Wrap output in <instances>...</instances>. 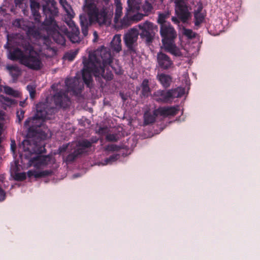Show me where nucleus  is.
Returning <instances> with one entry per match:
<instances>
[{
    "label": "nucleus",
    "instance_id": "19",
    "mask_svg": "<svg viewBox=\"0 0 260 260\" xmlns=\"http://www.w3.org/2000/svg\"><path fill=\"white\" fill-rule=\"evenodd\" d=\"M111 47L113 51L117 53L121 51L122 46L120 35H116L114 36L111 42Z\"/></svg>",
    "mask_w": 260,
    "mask_h": 260
},
{
    "label": "nucleus",
    "instance_id": "45",
    "mask_svg": "<svg viewBox=\"0 0 260 260\" xmlns=\"http://www.w3.org/2000/svg\"><path fill=\"white\" fill-rule=\"evenodd\" d=\"M4 118V112L0 110V119H3Z\"/></svg>",
    "mask_w": 260,
    "mask_h": 260
},
{
    "label": "nucleus",
    "instance_id": "1",
    "mask_svg": "<svg viewBox=\"0 0 260 260\" xmlns=\"http://www.w3.org/2000/svg\"><path fill=\"white\" fill-rule=\"evenodd\" d=\"M56 4V2L53 0L51 2L50 6L49 4L43 6V12L45 15V19L42 24L43 28L58 44L65 45L64 36L74 43L78 42L80 40L79 29L72 20L74 16V13L71 6L68 3L62 6L68 16V19H64V22L71 30L69 31L66 26H59L55 20L59 14Z\"/></svg>",
    "mask_w": 260,
    "mask_h": 260
},
{
    "label": "nucleus",
    "instance_id": "36",
    "mask_svg": "<svg viewBox=\"0 0 260 260\" xmlns=\"http://www.w3.org/2000/svg\"><path fill=\"white\" fill-rule=\"evenodd\" d=\"M118 149V147L114 144H110L105 148V150L106 151H114Z\"/></svg>",
    "mask_w": 260,
    "mask_h": 260
},
{
    "label": "nucleus",
    "instance_id": "48",
    "mask_svg": "<svg viewBox=\"0 0 260 260\" xmlns=\"http://www.w3.org/2000/svg\"><path fill=\"white\" fill-rule=\"evenodd\" d=\"M97 141H98V139H96V138H95L94 139H91V142H90V141H89V142L91 143V144L92 143H96V142H97Z\"/></svg>",
    "mask_w": 260,
    "mask_h": 260
},
{
    "label": "nucleus",
    "instance_id": "32",
    "mask_svg": "<svg viewBox=\"0 0 260 260\" xmlns=\"http://www.w3.org/2000/svg\"><path fill=\"white\" fill-rule=\"evenodd\" d=\"M78 53V50H71L67 52L63 56V58L69 61L73 60Z\"/></svg>",
    "mask_w": 260,
    "mask_h": 260
},
{
    "label": "nucleus",
    "instance_id": "10",
    "mask_svg": "<svg viewBox=\"0 0 260 260\" xmlns=\"http://www.w3.org/2000/svg\"><path fill=\"white\" fill-rule=\"evenodd\" d=\"M179 107H160L154 110L153 114L148 112L144 114V123L146 124H149L153 123L155 120V118L158 115L164 117L168 116H173L178 113Z\"/></svg>",
    "mask_w": 260,
    "mask_h": 260
},
{
    "label": "nucleus",
    "instance_id": "7",
    "mask_svg": "<svg viewBox=\"0 0 260 260\" xmlns=\"http://www.w3.org/2000/svg\"><path fill=\"white\" fill-rule=\"evenodd\" d=\"M160 33L162 38V48L175 56L182 55L180 49L175 43L177 32L170 23H165L160 25Z\"/></svg>",
    "mask_w": 260,
    "mask_h": 260
},
{
    "label": "nucleus",
    "instance_id": "26",
    "mask_svg": "<svg viewBox=\"0 0 260 260\" xmlns=\"http://www.w3.org/2000/svg\"><path fill=\"white\" fill-rule=\"evenodd\" d=\"M7 69L9 71L10 74L13 78V80H16L20 75V70L17 66H9L7 67Z\"/></svg>",
    "mask_w": 260,
    "mask_h": 260
},
{
    "label": "nucleus",
    "instance_id": "13",
    "mask_svg": "<svg viewBox=\"0 0 260 260\" xmlns=\"http://www.w3.org/2000/svg\"><path fill=\"white\" fill-rule=\"evenodd\" d=\"M138 27L141 31L139 33L141 38L145 39L147 43L152 42L157 29L156 25L150 21H146L139 24Z\"/></svg>",
    "mask_w": 260,
    "mask_h": 260
},
{
    "label": "nucleus",
    "instance_id": "50",
    "mask_svg": "<svg viewBox=\"0 0 260 260\" xmlns=\"http://www.w3.org/2000/svg\"><path fill=\"white\" fill-rule=\"evenodd\" d=\"M104 131H105V128H101L99 129V133H100L102 134V133H103Z\"/></svg>",
    "mask_w": 260,
    "mask_h": 260
},
{
    "label": "nucleus",
    "instance_id": "12",
    "mask_svg": "<svg viewBox=\"0 0 260 260\" xmlns=\"http://www.w3.org/2000/svg\"><path fill=\"white\" fill-rule=\"evenodd\" d=\"M13 26L21 28L26 32L28 36L39 38L41 37L39 30L35 26L33 22L23 18L16 19L13 21Z\"/></svg>",
    "mask_w": 260,
    "mask_h": 260
},
{
    "label": "nucleus",
    "instance_id": "44",
    "mask_svg": "<svg viewBox=\"0 0 260 260\" xmlns=\"http://www.w3.org/2000/svg\"><path fill=\"white\" fill-rule=\"evenodd\" d=\"M59 3L61 5V6H63L67 4V2L66 0H59Z\"/></svg>",
    "mask_w": 260,
    "mask_h": 260
},
{
    "label": "nucleus",
    "instance_id": "31",
    "mask_svg": "<svg viewBox=\"0 0 260 260\" xmlns=\"http://www.w3.org/2000/svg\"><path fill=\"white\" fill-rule=\"evenodd\" d=\"M4 90L7 94L10 95L14 97H18L20 94L19 91L14 90L13 88L9 86H4Z\"/></svg>",
    "mask_w": 260,
    "mask_h": 260
},
{
    "label": "nucleus",
    "instance_id": "39",
    "mask_svg": "<svg viewBox=\"0 0 260 260\" xmlns=\"http://www.w3.org/2000/svg\"><path fill=\"white\" fill-rule=\"evenodd\" d=\"M16 179L19 180H23L25 179L26 175L24 173H18L16 175Z\"/></svg>",
    "mask_w": 260,
    "mask_h": 260
},
{
    "label": "nucleus",
    "instance_id": "22",
    "mask_svg": "<svg viewBox=\"0 0 260 260\" xmlns=\"http://www.w3.org/2000/svg\"><path fill=\"white\" fill-rule=\"evenodd\" d=\"M52 173V171H36V170H29L27 172V175L29 178L34 177L36 178H40L43 176H46L51 175Z\"/></svg>",
    "mask_w": 260,
    "mask_h": 260
},
{
    "label": "nucleus",
    "instance_id": "15",
    "mask_svg": "<svg viewBox=\"0 0 260 260\" xmlns=\"http://www.w3.org/2000/svg\"><path fill=\"white\" fill-rule=\"evenodd\" d=\"M156 61L158 66L162 70H168L174 66L173 61L171 57L162 51L157 53Z\"/></svg>",
    "mask_w": 260,
    "mask_h": 260
},
{
    "label": "nucleus",
    "instance_id": "4",
    "mask_svg": "<svg viewBox=\"0 0 260 260\" xmlns=\"http://www.w3.org/2000/svg\"><path fill=\"white\" fill-rule=\"evenodd\" d=\"M8 41L4 47L8 50V57L12 60H18L19 62L34 70H39L43 67V63L39 54L34 50L32 46L26 40L22 39L18 42V45L22 47L23 51L19 49H15L13 51L9 50V35Z\"/></svg>",
    "mask_w": 260,
    "mask_h": 260
},
{
    "label": "nucleus",
    "instance_id": "11",
    "mask_svg": "<svg viewBox=\"0 0 260 260\" xmlns=\"http://www.w3.org/2000/svg\"><path fill=\"white\" fill-rule=\"evenodd\" d=\"M139 35L138 29L134 27L128 30L123 36V41L127 48V51L131 54L137 53Z\"/></svg>",
    "mask_w": 260,
    "mask_h": 260
},
{
    "label": "nucleus",
    "instance_id": "14",
    "mask_svg": "<svg viewBox=\"0 0 260 260\" xmlns=\"http://www.w3.org/2000/svg\"><path fill=\"white\" fill-rule=\"evenodd\" d=\"M176 4L175 12L178 17L183 22H186L190 17V8L187 2L184 0H175Z\"/></svg>",
    "mask_w": 260,
    "mask_h": 260
},
{
    "label": "nucleus",
    "instance_id": "38",
    "mask_svg": "<svg viewBox=\"0 0 260 260\" xmlns=\"http://www.w3.org/2000/svg\"><path fill=\"white\" fill-rule=\"evenodd\" d=\"M24 112L23 110H21L20 111L17 112V117L18 120V122L20 123L21 120L24 117Z\"/></svg>",
    "mask_w": 260,
    "mask_h": 260
},
{
    "label": "nucleus",
    "instance_id": "37",
    "mask_svg": "<svg viewBox=\"0 0 260 260\" xmlns=\"http://www.w3.org/2000/svg\"><path fill=\"white\" fill-rule=\"evenodd\" d=\"M145 15H144V13H138L132 16L133 20L139 21L141 20Z\"/></svg>",
    "mask_w": 260,
    "mask_h": 260
},
{
    "label": "nucleus",
    "instance_id": "16",
    "mask_svg": "<svg viewBox=\"0 0 260 260\" xmlns=\"http://www.w3.org/2000/svg\"><path fill=\"white\" fill-rule=\"evenodd\" d=\"M152 97L155 101L158 103H166L171 102L168 90H158L153 93Z\"/></svg>",
    "mask_w": 260,
    "mask_h": 260
},
{
    "label": "nucleus",
    "instance_id": "8",
    "mask_svg": "<svg viewBox=\"0 0 260 260\" xmlns=\"http://www.w3.org/2000/svg\"><path fill=\"white\" fill-rule=\"evenodd\" d=\"M91 147V143L87 140L78 142V144H72L63 145L59 148V152H65L63 154V159L67 164L73 162L80 154L85 152L86 148Z\"/></svg>",
    "mask_w": 260,
    "mask_h": 260
},
{
    "label": "nucleus",
    "instance_id": "28",
    "mask_svg": "<svg viewBox=\"0 0 260 260\" xmlns=\"http://www.w3.org/2000/svg\"><path fill=\"white\" fill-rule=\"evenodd\" d=\"M0 102L8 106H11L16 104V102L12 99L0 95Z\"/></svg>",
    "mask_w": 260,
    "mask_h": 260
},
{
    "label": "nucleus",
    "instance_id": "41",
    "mask_svg": "<svg viewBox=\"0 0 260 260\" xmlns=\"http://www.w3.org/2000/svg\"><path fill=\"white\" fill-rule=\"evenodd\" d=\"M23 1L24 0H14V3L16 6L21 7V5L22 4Z\"/></svg>",
    "mask_w": 260,
    "mask_h": 260
},
{
    "label": "nucleus",
    "instance_id": "30",
    "mask_svg": "<svg viewBox=\"0 0 260 260\" xmlns=\"http://www.w3.org/2000/svg\"><path fill=\"white\" fill-rule=\"evenodd\" d=\"M119 158V155L116 154L110 156L109 158H106L103 162L101 163L102 165H111L116 161Z\"/></svg>",
    "mask_w": 260,
    "mask_h": 260
},
{
    "label": "nucleus",
    "instance_id": "49",
    "mask_svg": "<svg viewBox=\"0 0 260 260\" xmlns=\"http://www.w3.org/2000/svg\"><path fill=\"white\" fill-rule=\"evenodd\" d=\"M79 176H80V175H79V174H75L73 175V177L75 178H77V177H78Z\"/></svg>",
    "mask_w": 260,
    "mask_h": 260
},
{
    "label": "nucleus",
    "instance_id": "6",
    "mask_svg": "<svg viewBox=\"0 0 260 260\" xmlns=\"http://www.w3.org/2000/svg\"><path fill=\"white\" fill-rule=\"evenodd\" d=\"M20 148L23 149V152L20 156L28 160L29 167L32 166L37 169H40L45 167H51L55 163V159L52 156L41 154L45 149L44 147L39 146L33 140H23Z\"/></svg>",
    "mask_w": 260,
    "mask_h": 260
},
{
    "label": "nucleus",
    "instance_id": "46",
    "mask_svg": "<svg viewBox=\"0 0 260 260\" xmlns=\"http://www.w3.org/2000/svg\"><path fill=\"white\" fill-rule=\"evenodd\" d=\"M25 101H21V102H20L19 105L21 107H24L25 105Z\"/></svg>",
    "mask_w": 260,
    "mask_h": 260
},
{
    "label": "nucleus",
    "instance_id": "21",
    "mask_svg": "<svg viewBox=\"0 0 260 260\" xmlns=\"http://www.w3.org/2000/svg\"><path fill=\"white\" fill-rule=\"evenodd\" d=\"M152 2H150L149 0H146L144 3L142 5V7L140 6V9L138 11H141L144 13V15L145 16L149 15L153 10V4ZM141 4H140V6Z\"/></svg>",
    "mask_w": 260,
    "mask_h": 260
},
{
    "label": "nucleus",
    "instance_id": "42",
    "mask_svg": "<svg viewBox=\"0 0 260 260\" xmlns=\"http://www.w3.org/2000/svg\"><path fill=\"white\" fill-rule=\"evenodd\" d=\"M11 149L12 151H13V153H15V150L16 149V145H15V141H11Z\"/></svg>",
    "mask_w": 260,
    "mask_h": 260
},
{
    "label": "nucleus",
    "instance_id": "2",
    "mask_svg": "<svg viewBox=\"0 0 260 260\" xmlns=\"http://www.w3.org/2000/svg\"><path fill=\"white\" fill-rule=\"evenodd\" d=\"M112 59L110 51L104 46L89 53L88 59L83 61L84 67L82 71L83 80L88 87L92 86V75L106 80L112 79L113 75L109 69Z\"/></svg>",
    "mask_w": 260,
    "mask_h": 260
},
{
    "label": "nucleus",
    "instance_id": "34",
    "mask_svg": "<svg viewBox=\"0 0 260 260\" xmlns=\"http://www.w3.org/2000/svg\"><path fill=\"white\" fill-rule=\"evenodd\" d=\"M27 90L29 93V95L31 99H33L36 94V89L32 85H28L26 87Z\"/></svg>",
    "mask_w": 260,
    "mask_h": 260
},
{
    "label": "nucleus",
    "instance_id": "5",
    "mask_svg": "<svg viewBox=\"0 0 260 260\" xmlns=\"http://www.w3.org/2000/svg\"><path fill=\"white\" fill-rule=\"evenodd\" d=\"M95 0H84V10L88 16L90 24L98 23L100 26L111 24L113 15V7L110 0H101L95 4Z\"/></svg>",
    "mask_w": 260,
    "mask_h": 260
},
{
    "label": "nucleus",
    "instance_id": "40",
    "mask_svg": "<svg viewBox=\"0 0 260 260\" xmlns=\"http://www.w3.org/2000/svg\"><path fill=\"white\" fill-rule=\"evenodd\" d=\"M6 192L5 191L0 187V202L4 201L5 199Z\"/></svg>",
    "mask_w": 260,
    "mask_h": 260
},
{
    "label": "nucleus",
    "instance_id": "54",
    "mask_svg": "<svg viewBox=\"0 0 260 260\" xmlns=\"http://www.w3.org/2000/svg\"><path fill=\"white\" fill-rule=\"evenodd\" d=\"M94 35H96V32L95 31L94 32Z\"/></svg>",
    "mask_w": 260,
    "mask_h": 260
},
{
    "label": "nucleus",
    "instance_id": "20",
    "mask_svg": "<svg viewBox=\"0 0 260 260\" xmlns=\"http://www.w3.org/2000/svg\"><path fill=\"white\" fill-rule=\"evenodd\" d=\"M169 96H170V101L177 98H180L183 96L185 93V89L182 87H177L175 89L168 90Z\"/></svg>",
    "mask_w": 260,
    "mask_h": 260
},
{
    "label": "nucleus",
    "instance_id": "25",
    "mask_svg": "<svg viewBox=\"0 0 260 260\" xmlns=\"http://www.w3.org/2000/svg\"><path fill=\"white\" fill-rule=\"evenodd\" d=\"M115 5V12L114 21H116L118 19H120L122 14V7L120 0H114Z\"/></svg>",
    "mask_w": 260,
    "mask_h": 260
},
{
    "label": "nucleus",
    "instance_id": "9",
    "mask_svg": "<svg viewBox=\"0 0 260 260\" xmlns=\"http://www.w3.org/2000/svg\"><path fill=\"white\" fill-rule=\"evenodd\" d=\"M142 0H127V3L128 7L126 8V12L122 19H118L116 21H114L115 26L121 29L129 26L133 19L132 12L138 11L140 9V4Z\"/></svg>",
    "mask_w": 260,
    "mask_h": 260
},
{
    "label": "nucleus",
    "instance_id": "47",
    "mask_svg": "<svg viewBox=\"0 0 260 260\" xmlns=\"http://www.w3.org/2000/svg\"><path fill=\"white\" fill-rule=\"evenodd\" d=\"M97 141H98V139H96V138H95L94 139H91V142H90V141H89V142L91 143V144L92 143H96V142H97Z\"/></svg>",
    "mask_w": 260,
    "mask_h": 260
},
{
    "label": "nucleus",
    "instance_id": "43",
    "mask_svg": "<svg viewBox=\"0 0 260 260\" xmlns=\"http://www.w3.org/2000/svg\"><path fill=\"white\" fill-rule=\"evenodd\" d=\"M172 20L173 22H174L176 24H177L179 23V21H178V19L175 17H173L172 18Z\"/></svg>",
    "mask_w": 260,
    "mask_h": 260
},
{
    "label": "nucleus",
    "instance_id": "27",
    "mask_svg": "<svg viewBox=\"0 0 260 260\" xmlns=\"http://www.w3.org/2000/svg\"><path fill=\"white\" fill-rule=\"evenodd\" d=\"M142 87V94L144 96H148L150 92V89L148 85V80L145 79L142 82L141 84Z\"/></svg>",
    "mask_w": 260,
    "mask_h": 260
},
{
    "label": "nucleus",
    "instance_id": "17",
    "mask_svg": "<svg viewBox=\"0 0 260 260\" xmlns=\"http://www.w3.org/2000/svg\"><path fill=\"white\" fill-rule=\"evenodd\" d=\"M205 16L204 12L203 10V6L200 5L197 9L194 10V17L195 19L194 24L196 25H199L204 20Z\"/></svg>",
    "mask_w": 260,
    "mask_h": 260
},
{
    "label": "nucleus",
    "instance_id": "51",
    "mask_svg": "<svg viewBox=\"0 0 260 260\" xmlns=\"http://www.w3.org/2000/svg\"><path fill=\"white\" fill-rule=\"evenodd\" d=\"M49 49L52 52V55L55 53V50L53 49L50 48Z\"/></svg>",
    "mask_w": 260,
    "mask_h": 260
},
{
    "label": "nucleus",
    "instance_id": "53",
    "mask_svg": "<svg viewBox=\"0 0 260 260\" xmlns=\"http://www.w3.org/2000/svg\"><path fill=\"white\" fill-rule=\"evenodd\" d=\"M164 1V0H160V2H161V3H163Z\"/></svg>",
    "mask_w": 260,
    "mask_h": 260
},
{
    "label": "nucleus",
    "instance_id": "33",
    "mask_svg": "<svg viewBox=\"0 0 260 260\" xmlns=\"http://www.w3.org/2000/svg\"><path fill=\"white\" fill-rule=\"evenodd\" d=\"M169 17L168 14L166 13H161L159 14L158 15L157 21L160 25H162L165 23H169L168 22L166 21V19Z\"/></svg>",
    "mask_w": 260,
    "mask_h": 260
},
{
    "label": "nucleus",
    "instance_id": "52",
    "mask_svg": "<svg viewBox=\"0 0 260 260\" xmlns=\"http://www.w3.org/2000/svg\"><path fill=\"white\" fill-rule=\"evenodd\" d=\"M150 2H152V3H154L156 1V0H149Z\"/></svg>",
    "mask_w": 260,
    "mask_h": 260
},
{
    "label": "nucleus",
    "instance_id": "23",
    "mask_svg": "<svg viewBox=\"0 0 260 260\" xmlns=\"http://www.w3.org/2000/svg\"><path fill=\"white\" fill-rule=\"evenodd\" d=\"M157 78L161 85L165 88L170 86L172 82V78L170 76L165 74H160L157 76Z\"/></svg>",
    "mask_w": 260,
    "mask_h": 260
},
{
    "label": "nucleus",
    "instance_id": "29",
    "mask_svg": "<svg viewBox=\"0 0 260 260\" xmlns=\"http://www.w3.org/2000/svg\"><path fill=\"white\" fill-rule=\"evenodd\" d=\"M120 137V134L119 132H112L106 135V140L108 141H117Z\"/></svg>",
    "mask_w": 260,
    "mask_h": 260
},
{
    "label": "nucleus",
    "instance_id": "3",
    "mask_svg": "<svg viewBox=\"0 0 260 260\" xmlns=\"http://www.w3.org/2000/svg\"><path fill=\"white\" fill-rule=\"evenodd\" d=\"M79 81L77 78H67L65 80V84L67 87L66 90H60L57 91L53 96V100L56 107H50L48 108L47 103H40L36 105V113L33 118H28L24 123V126L30 129L35 125L30 124V123H34L37 120L50 119L53 114L56 112V107L65 108L68 107L70 104V99L68 96V92L72 91L73 94H76L81 90V87L77 85ZM42 123L37 124L35 126H40Z\"/></svg>",
    "mask_w": 260,
    "mask_h": 260
},
{
    "label": "nucleus",
    "instance_id": "35",
    "mask_svg": "<svg viewBox=\"0 0 260 260\" xmlns=\"http://www.w3.org/2000/svg\"><path fill=\"white\" fill-rule=\"evenodd\" d=\"M183 34L189 38H192L195 37V33L189 29H184Z\"/></svg>",
    "mask_w": 260,
    "mask_h": 260
},
{
    "label": "nucleus",
    "instance_id": "18",
    "mask_svg": "<svg viewBox=\"0 0 260 260\" xmlns=\"http://www.w3.org/2000/svg\"><path fill=\"white\" fill-rule=\"evenodd\" d=\"M40 5V4L35 0H30V9L34 19L36 21L40 22L41 15L39 13Z\"/></svg>",
    "mask_w": 260,
    "mask_h": 260
},
{
    "label": "nucleus",
    "instance_id": "24",
    "mask_svg": "<svg viewBox=\"0 0 260 260\" xmlns=\"http://www.w3.org/2000/svg\"><path fill=\"white\" fill-rule=\"evenodd\" d=\"M80 21L81 27L82 32L84 36H86L88 34V21L85 16H80Z\"/></svg>",
    "mask_w": 260,
    "mask_h": 260
}]
</instances>
